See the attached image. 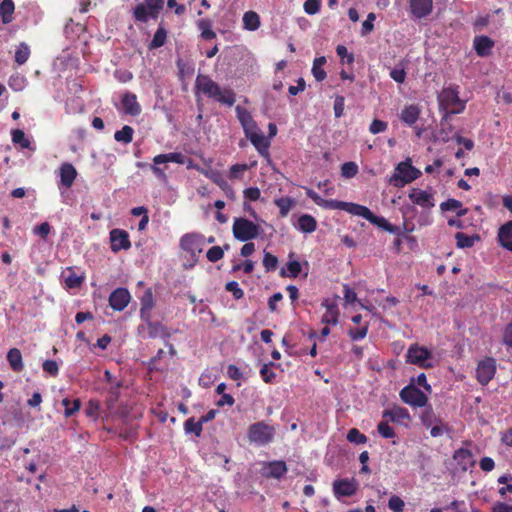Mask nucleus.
<instances>
[{"label":"nucleus","instance_id":"obj_6","mask_svg":"<svg viewBox=\"0 0 512 512\" xmlns=\"http://www.w3.org/2000/svg\"><path fill=\"white\" fill-rule=\"evenodd\" d=\"M163 7L164 0H144L134 8L133 16L136 21L147 23L150 18L157 19Z\"/></svg>","mask_w":512,"mask_h":512},{"label":"nucleus","instance_id":"obj_8","mask_svg":"<svg viewBox=\"0 0 512 512\" xmlns=\"http://www.w3.org/2000/svg\"><path fill=\"white\" fill-rule=\"evenodd\" d=\"M399 396L402 402L411 407H426L428 404L427 395L414 385V379L401 389Z\"/></svg>","mask_w":512,"mask_h":512},{"label":"nucleus","instance_id":"obj_23","mask_svg":"<svg viewBox=\"0 0 512 512\" xmlns=\"http://www.w3.org/2000/svg\"><path fill=\"white\" fill-rule=\"evenodd\" d=\"M382 417L391 422H403L405 420L409 421L411 419L409 411L401 406H394L391 409H387L383 411Z\"/></svg>","mask_w":512,"mask_h":512},{"label":"nucleus","instance_id":"obj_22","mask_svg":"<svg viewBox=\"0 0 512 512\" xmlns=\"http://www.w3.org/2000/svg\"><path fill=\"white\" fill-rule=\"evenodd\" d=\"M60 184L65 188H70L78 173L76 168L71 163H63L59 168Z\"/></svg>","mask_w":512,"mask_h":512},{"label":"nucleus","instance_id":"obj_40","mask_svg":"<svg viewBox=\"0 0 512 512\" xmlns=\"http://www.w3.org/2000/svg\"><path fill=\"white\" fill-rule=\"evenodd\" d=\"M325 63H326V58L324 56L317 57L314 59L313 66H312V74H313L314 78L316 79V81L320 82L326 78L327 74L323 68Z\"/></svg>","mask_w":512,"mask_h":512},{"label":"nucleus","instance_id":"obj_25","mask_svg":"<svg viewBox=\"0 0 512 512\" xmlns=\"http://www.w3.org/2000/svg\"><path fill=\"white\" fill-rule=\"evenodd\" d=\"M146 324L149 338L167 339L171 335L168 329L160 322H153L149 318L148 321H146Z\"/></svg>","mask_w":512,"mask_h":512},{"label":"nucleus","instance_id":"obj_7","mask_svg":"<svg viewBox=\"0 0 512 512\" xmlns=\"http://www.w3.org/2000/svg\"><path fill=\"white\" fill-rule=\"evenodd\" d=\"M234 237L242 242L250 241L258 237L260 227L246 218H235L232 227Z\"/></svg>","mask_w":512,"mask_h":512},{"label":"nucleus","instance_id":"obj_46","mask_svg":"<svg viewBox=\"0 0 512 512\" xmlns=\"http://www.w3.org/2000/svg\"><path fill=\"white\" fill-rule=\"evenodd\" d=\"M30 56V49L28 45L24 42L20 43L16 52H15V62L18 65H23L27 62Z\"/></svg>","mask_w":512,"mask_h":512},{"label":"nucleus","instance_id":"obj_38","mask_svg":"<svg viewBox=\"0 0 512 512\" xmlns=\"http://www.w3.org/2000/svg\"><path fill=\"white\" fill-rule=\"evenodd\" d=\"M236 114L246 132L255 126L251 114L245 108L238 105L236 107Z\"/></svg>","mask_w":512,"mask_h":512},{"label":"nucleus","instance_id":"obj_58","mask_svg":"<svg viewBox=\"0 0 512 512\" xmlns=\"http://www.w3.org/2000/svg\"><path fill=\"white\" fill-rule=\"evenodd\" d=\"M388 507L392 512H403L405 502L397 495H392L388 501Z\"/></svg>","mask_w":512,"mask_h":512},{"label":"nucleus","instance_id":"obj_44","mask_svg":"<svg viewBox=\"0 0 512 512\" xmlns=\"http://www.w3.org/2000/svg\"><path fill=\"white\" fill-rule=\"evenodd\" d=\"M184 430L186 433H191L199 437L203 430V423L200 419L196 421L193 417L188 418L184 422Z\"/></svg>","mask_w":512,"mask_h":512},{"label":"nucleus","instance_id":"obj_16","mask_svg":"<svg viewBox=\"0 0 512 512\" xmlns=\"http://www.w3.org/2000/svg\"><path fill=\"white\" fill-rule=\"evenodd\" d=\"M332 210H343L352 215L361 216L364 219H366L367 221L372 214V211L369 208H367L366 206L356 204V203L338 201V200H335Z\"/></svg>","mask_w":512,"mask_h":512},{"label":"nucleus","instance_id":"obj_60","mask_svg":"<svg viewBox=\"0 0 512 512\" xmlns=\"http://www.w3.org/2000/svg\"><path fill=\"white\" fill-rule=\"evenodd\" d=\"M387 128H388V123L386 121L374 119L369 126V132L371 134L375 135V134L385 132L387 130Z\"/></svg>","mask_w":512,"mask_h":512},{"label":"nucleus","instance_id":"obj_56","mask_svg":"<svg viewBox=\"0 0 512 512\" xmlns=\"http://www.w3.org/2000/svg\"><path fill=\"white\" fill-rule=\"evenodd\" d=\"M358 173V165L355 162H345L341 166V174L345 178H352Z\"/></svg>","mask_w":512,"mask_h":512},{"label":"nucleus","instance_id":"obj_26","mask_svg":"<svg viewBox=\"0 0 512 512\" xmlns=\"http://www.w3.org/2000/svg\"><path fill=\"white\" fill-rule=\"evenodd\" d=\"M248 138L261 155L268 156L270 141L262 133H251Z\"/></svg>","mask_w":512,"mask_h":512},{"label":"nucleus","instance_id":"obj_59","mask_svg":"<svg viewBox=\"0 0 512 512\" xmlns=\"http://www.w3.org/2000/svg\"><path fill=\"white\" fill-rule=\"evenodd\" d=\"M321 0H306L303 9L308 15H315L320 11Z\"/></svg>","mask_w":512,"mask_h":512},{"label":"nucleus","instance_id":"obj_61","mask_svg":"<svg viewBox=\"0 0 512 512\" xmlns=\"http://www.w3.org/2000/svg\"><path fill=\"white\" fill-rule=\"evenodd\" d=\"M273 363L264 364L260 369V375L265 383H272L276 374L272 371L271 366Z\"/></svg>","mask_w":512,"mask_h":512},{"label":"nucleus","instance_id":"obj_52","mask_svg":"<svg viewBox=\"0 0 512 512\" xmlns=\"http://www.w3.org/2000/svg\"><path fill=\"white\" fill-rule=\"evenodd\" d=\"M105 381L110 384V393L117 395L118 390L122 386V382L118 380L109 370L104 371Z\"/></svg>","mask_w":512,"mask_h":512},{"label":"nucleus","instance_id":"obj_1","mask_svg":"<svg viewBox=\"0 0 512 512\" xmlns=\"http://www.w3.org/2000/svg\"><path fill=\"white\" fill-rule=\"evenodd\" d=\"M204 246L205 238L200 234L188 233L181 237L180 247L185 253V258H187V261L189 262L188 264H185L186 267L192 268L196 264L199 256L203 252Z\"/></svg>","mask_w":512,"mask_h":512},{"label":"nucleus","instance_id":"obj_21","mask_svg":"<svg viewBox=\"0 0 512 512\" xmlns=\"http://www.w3.org/2000/svg\"><path fill=\"white\" fill-rule=\"evenodd\" d=\"M494 41L485 35L475 36L473 40V47L476 54L480 57H487L491 54L494 47Z\"/></svg>","mask_w":512,"mask_h":512},{"label":"nucleus","instance_id":"obj_62","mask_svg":"<svg viewBox=\"0 0 512 512\" xmlns=\"http://www.w3.org/2000/svg\"><path fill=\"white\" fill-rule=\"evenodd\" d=\"M223 255L224 250L220 246H213L206 253V257L210 262L219 261Z\"/></svg>","mask_w":512,"mask_h":512},{"label":"nucleus","instance_id":"obj_63","mask_svg":"<svg viewBox=\"0 0 512 512\" xmlns=\"http://www.w3.org/2000/svg\"><path fill=\"white\" fill-rule=\"evenodd\" d=\"M43 371L56 377L59 373V366L55 360H45L42 364Z\"/></svg>","mask_w":512,"mask_h":512},{"label":"nucleus","instance_id":"obj_64","mask_svg":"<svg viewBox=\"0 0 512 512\" xmlns=\"http://www.w3.org/2000/svg\"><path fill=\"white\" fill-rule=\"evenodd\" d=\"M227 373L232 380L237 381V387H239L241 385V380L244 379L243 373L240 371V369L235 365H229Z\"/></svg>","mask_w":512,"mask_h":512},{"label":"nucleus","instance_id":"obj_29","mask_svg":"<svg viewBox=\"0 0 512 512\" xmlns=\"http://www.w3.org/2000/svg\"><path fill=\"white\" fill-rule=\"evenodd\" d=\"M453 458L457 462V464L462 468V470H467L468 467L473 464L472 453L469 449L466 448L457 449L454 452Z\"/></svg>","mask_w":512,"mask_h":512},{"label":"nucleus","instance_id":"obj_39","mask_svg":"<svg viewBox=\"0 0 512 512\" xmlns=\"http://www.w3.org/2000/svg\"><path fill=\"white\" fill-rule=\"evenodd\" d=\"M274 203L279 208L280 216L286 217L296 202L291 197H280L275 199Z\"/></svg>","mask_w":512,"mask_h":512},{"label":"nucleus","instance_id":"obj_48","mask_svg":"<svg viewBox=\"0 0 512 512\" xmlns=\"http://www.w3.org/2000/svg\"><path fill=\"white\" fill-rule=\"evenodd\" d=\"M287 270L289 272L288 276L290 278H297L302 270L301 264L297 260H289L286 264ZM280 275L282 277H286L287 274L284 269L281 270Z\"/></svg>","mask_w":512,"mask_h":512},{"label":"nucleus","instance_id":"obj_27","mask_svg":"<svg viewBox=\"0 0 512 512\" xmlns=\"http://www.w3.org/2000/svg\"><path fill=\"white\" fill-rule=\"evenodd\" d=\"M498 240L503 248L512 251V221H508L500 227Z\"/></svg>","mask_w":512,"mask_h":512},{"label":"nucleus","instance_id":"obj_43","mask_svg":"<svg viewBox=\"0 0 512 512\" xmlns=\"http://www.w3.org/2000/svg\"><path fill=\"white\" fill-rule=\"evenodd\" d=\"M167 38V31L164 28L163 24L160 23L158 29L156 30L152 41L149 44L150 49H156L162 47Z\"/></svg>","mask_w":512,"mask_h":512},{"label":"nucleus","instance_id":"obj_12","mask_svg":"<svg viewBox=\"0 0 512 512\" xmlns=\"http://www.w3.org/2000/svg\"><path fill=\"white\" fill-rule=\"evenodd\" d=\"M358 488L359 483L354 478H343L333 482V493L337 499L355 495Z\"/></svg>","mask_w":512,"mask_h":512},{"label":"nucleus","instance_id":"obj_13","mask_svg":"<svg viewBox=\"0 0 512 512\" xmlns=\"http://www.w3.org/2000/svg\"><path fill=\"white\" fill-rule=\"evenodd\" d=\"M110 248L117 253L121 250H128L131 247L129 234L126 230L115 228L109 233Z\"/></svg>","mask_w":512,"mask_h":512},{"label":"nucleus","instance_id":"obj_34","mask_svg":"<svg viewBox=\"0 0 512 512\" xmlns=\"http://www.w3.org/2000/svg\"><path fill=\"white\" fill-rule=\"evenodd\" d=\"M425 409L422 411L420 415V420L423 426L426 428H430L432 425L436 423L441 424V419L435 414L431 405L424 407Z\"/></svg>","mask_w":512,"mask_h":512},{"label":"nucleus","instance_id":"obj_5","mask_svg":"<svg viewBox=\"0 0 512 512\" xmlns=\"http://www.w3.org/2000/svg\"><path fill=\"white\" fill-rule=\"evenodd\" d=\"M432 359V352L425 346L418 343L411 344L406 352V362L416 365L423 369H430L434 365L430 361Z\"/></svg>","mask_w":512,"mask_h":512},{"label":"nucleus","instance_id":"obj_53","mask_svg":"<svg viewBox=\"0 0 512 512\" xmlns=\"http://www.w3.org/2000/svg\"><path fill=\"white\" fill-rule=\"evenodd\" d=\"M346 438L349 442L355 444H365L367 442L366 435L361 433L357 428H351L348 431Z\"/></svg>","mask_w":512,"mask_h":512},{"label":"nucleus","instance_id":"obj_49","mask_svg":"<svg viewBox=\"0 0 512 512\" xmlns=\"http://www.w3.org/2000/svg\"><path fill=\"white\" fill-rule=\"evenodd\" d=\"M100 402L95 399H90L85 408V414L87 417L92 418L93 420H97L100 415Z\"/></svg>","mask_w":512,"mask_h":512},{"label":"nucleus","instance_id":"obj_45","mask_svg":"<svg viewBox=\"0 0 512 512\" xmlns=\"http://www.w3.org/2000/svg\"><path fill=\"white\" fill-rule=\"evenodd\" d=\"M62 405L65 407V411H64L65 417L69 418L80 410L81 400L79 398H76L73 401H71L68 398H64L62 400Z\"/></svg>","mask_w":512,"mask_h":512},{"label":"nucleus","instance_id":"obj_19","mask_svg":"<svg viewBox=\"0 0 512 512\" xmlns=\"http://www.w3.org/2000/svg\"><path fill=\"white\" fill-rule=\"evenodd\" d=\"M409 7L415 18L422 19L432 13L433 0H409Z\"/></svg>","mask_w":512,"mask_h":512},{"label":"nucleus","instance_id":"obj_17","mask_svg":"<svg viewBox=\"0 0 512 512\" xmlns=\"http://www.w3.org/2000/svg\"><path fill=\"white\" fill-rule=\"evenodd\" d=\"M130 298L126 288H117L109 296V305L115 311H122L129 304Z\"/></svg>","mask_w":512,"mask_h":512},{"label":"nucleus","instance_id":"obj_32","mask_svg":"<svg viewBox=\"0 0 512 512\" xmlns=\"http://www.w3.org/2000/svg\"><path fill=\"white\" fill-rule=\"evenodd\" d=\"M442 211H456L458 217H463L468 213L467 208L462 207V202L453 198L448 199L440 204Z\"/></svg>","mask_w":512,"mask_h":512},{"label":"nucleus","instance_id":"obj_4","mask_svg":"<svg viewBox=\"0 0 512 512\" xmlns=\"http://www.w3.org/2000/svg\"><path fill=\"white\" fill-rule=\"evenodd\" d=\"M276 428L264 421L250 425L247 433L249 441L257 446H265L274 440Z\"/></svg>","mask_w":512,"mask_h":512},{"label":"nucleus","instance_id":"obj_24","mask_svg":"<svg viewBox=\"0 0 512 512\" xmlns=\"http://www.w3.org/2000/svg\"><path fill=\"white\" fill-rule=\"evenodd\" d=\"M420 108L418 105L411 104L405 106L400 113V120L405 124L412 126L414 125L420 116Z\"/></svg>","mask_w":512,"mask_h":512},{"label":"nucleus","instance_id":"obj_10","mask_svg":"<svg viewBox=\"0 0 512 512\" xmlns=\"http://www.w3.org/2000/svg\"><path fill=\"white\" fill-rule=\"evenodd\" d=\"M186 156L179 152H171L167 154H159L153 158V165L151 166L152 172L157 176V178L165 180L166 174L164 169L159 167L161 164H166L169 162L177 163V164H185Z\"/></svg>","mask_w":512,"mask_h":512},{"label":"nucleus","instance_id":"obj_36","mask_svg":"<svg viewBox=\"0 0 512 512\" xmlns=\"http://www.w3.org/2000/svg\"><path fill=\"white\" fill-rule=\"evenodd\" d=\"M14 10L15 6L12 0H3L0 3V16L4 24L12 22Z\"/></svg>","mask_w":512,"mask_h":512},{"label":"nucleus","instance_id":"obj_3","mask_svg":"<svg viewBox=\"0 0 512 512\" xmlns=\"http://www.w3.org/2000/svg\"><path fill=\"white\" fill-rule=\"evenodd\" d=\"M421 174V171L411 164V160L407 159L397 164L390 178V183L395 187L401 188L418 179Z\"/></svg>","mask_w":512,"mask_h":512},{"label":"nucleus","instance_id":"obj_47","mask_svg":"<svg viewBox=\"0 0 512 512\" xmlns=\"http://www.w3.org/2000/svg\"><path fill=\"white\" fill-rule=\"evenodd\" d=\"M11 136H12V142L14 144L20 145V147L23 149L30 147L31 143H30L29 139L25 136V133L23 130L14 129L11 132Z\"/></svg>","mask_w":512,"mask_h":512},{"label":"nucleus","instance_id":"obj_28","mask_svg":"<svg viewBox=\"0 0 512 512\" xmlns=\"http://www.w3.org/2000/svg\"><path fill=\"white\" fill-rule=\"evenodd\" d=\"M7 361L14 372H21L24 369L21 351L18 348H11L7 353Z\"/></svg>","mask_w":512,"mask_h":512},{"label":"nucleus","instance_id":"obj_50","mask_svg":"<svg viewBox=\"0 0 512 512\" xmlns=\"http://www.w3.org/2000/svg\"><path fill=\"white\" fill-rule=\"evenodd\" d=\"M198 28L201 31V37L205 40H212L215 38L216 34L211 29V24L208 20L201 19L198 21Z\"/></svg>","mask_w":512,"mask_h":512},{"label":"nucleus","instance_id":"obj_51","mask_svg":"<svg viewBox=\"0 0 512 512\" xmlns=\"http://www.w3.org/2000/svg\"><path fill=\"white\" fill-rule=\"evenodd\" d=\"M456 244L458 248H470L474 245L475 238L463 232L455 234Z\"/></svg>","mask_w":512,"mask_h":512},{"label":"nucleus","instance_id":"obj_9","mask_svg":"<svg viewBox=\"0 0 512 512\" xmlns=\"http://www.w3.org/2000/svg\"><path fill=\"white\" fill-rule=\"evenodd\" d=\"M195 88L197 92L213 98L220 103H224V92H222L219 85L214 82L209 76L199 74L196 77Z\"/></svg>","mask_w":512,"mask_h":512},{"label":"nucleus","instance_id":"obj_35","mask_svg":"<svg viewBox=\"0 0 512 512\" xmlns=\"http://www.w3.org/2000/svg\"><path fill=\"white\" fill-rule=\"evenodd\" d=\"M153 305L154 302L152 293L147 291L141 299L140 316L143 320L148 321L151 316Z\"/></svg>","mask_w":512,"mask_h":512},{"label":"nucleus","instance_id":"obj_55","mask_svg":"<svg viewBox=\"0 0 512 512\" xmlns=\"http://www.w3.org/2000/svg\"><path fill=\"white\" fill-rule=\"evenodd\" d=\"M262 263L266 272H271L277 268L278 258L269 252H265Z\"/></svg>","mask_w":512,"mask_h":512},{"label":"nucleus","instance_id":"obj_31","mask_svg":"<svg viewBox=\"0 0 512 512\" xmlns=\"http://www.w3.org/2000/svg\"><path fill=\"white\" fill-rule=\"evenodd\" d=\"M297 228L304 233H312L317 228V221L313 216L303 214L298 218Z\"/></svg>","mask_w":512,"mask_h":512},{"label":"nucleus","instance_id":"obj_11","mask_svg":"<svg viewBox=\"0 0 512 512\" xmlns=\"http://www.w3.org/2000/svg\"><path fill=\"white\" fill-rule=\"evenodd\" d=\"M496 371V360L492 357H485L478 362L476 379L481 385L485 386L494 378Z\"/></svg>","mask_w":512,"mask_h":512},{"label":"nucleus","instance_id":"obj_14","mask_svg":"<svg viewBox=\"0 0 512 512\" xmlns=\"http://www.w3.org/2000/svg\"><path fill=\"white\" fill-rule=\"evenodd\" d=\"M409 199L413 204L425 209H431L435 206L434 192L431 190L413 188L409 193Z\"/></svg>","mask_w":512,"mask_h":512},{"label":"nucleus","instance_id":"obj_20","mask_svg":"<svg viewBox=\"0 0 512 512\" xmlns=\"http://www.w3.org/2000/svg\"><path fill=\"white\" fill-rule=\"evenodd\" d=\"M287 472V466L284 461H271L263 465L262 475L267 478H281Z\"/></svg>","mask_w":512,"mask_h":512},{"label":"nucleus","instance_id":"obj_57","mask_svg":"<svg viewBox=\"0 0 512 512\" xmlns=\"http://www.w3.org/2000/svg\"><path fill=\"white\" fill-rule=\"evenodd\" d=\"M368 333V325H364L362 327L350 328L348 330V336L353 341L362 340L367 336Z\"/></svg>","mask_w":512,"mask_h":512},{"label":"nucleus","instance_id":"obj_33","mask_svg":"<svg viewBox=\"0 0 512 512\" xmlns=\"http://www.w3.org/2000/svg\"><path fill=\"white\" fill-rule=\"evenodd\" d=\"M85 277L77 275L72 267L67 268L64 283L66 288L75 289L79 288L84 282Z\"/></svg>","mask_w":512,"mask_h":512},{"label":"nucleus","instance_id":"obj_37","mask_svg":"<svg viewBox=\"0 0 512 512\" xmlns=\"http://www.w3.org/2000/svg\"><path fill=\"white\" fill-rule=\"evenodd\" d=\"M243 26L249 31H255L260 26V17L254 11H247L243 15Z\"/></svg>","mask_w":512,"mask_h":512},{"label":"nucleus","instance_id":"obj_2","mask_svg":"<svg viewBox=\"0 0 512 512\" xmlns=\"http://www.w3.org/2000/svg\"><path fill=\"white\" fill-rule=\"evenodd\" d=\"M439 103L446 110L445 119L450 114H459L465 110L466 102L459 98V86L445 87L439 95Z\"/></svg>","mask_w":512,"mask_h":512},{"label":"nucleus","instance_id":"obj_30","mask_svg":"<svg viewBox=\"0 0 512 512\" xmlns=\"http://www.w3.org/2000/svg\"><path fill=\"white\" fill-rule=\"evenodd\" d=\"M368 221L378 226L379 228L396 235L400 234V228L398 226L392 225L390 222H388L385 218L376 216L373 212L371 216L369 217Z\"/></svg>","mask_w":512,"mask_h":512},{"label":"nucleus","instance_id":"obj_15","mask_svg":"<svg viewBox=\"0 0 512 512\" xmlns=\"http://www.w3.org/2000/svg\"><path fill=\"white\" fill-rule=\"evenodd\" d=\"M322 307L325 308V313L322 315L321 322L326 325H336L340 316L337 299H325Z\"/></svg>","mask_w":512,"mask_h":512},{"label":"nucleus","instance_id":"obj_42","mask_svg":"<svg viewBox=\"0 0 512 512\" xmlns=\"http://www.w3.org/2000/svg\"><path fill=\"white\" fill-rule=\"evenodd\" d=\"M134 129L129 125H124L121 130L114 134V139L123 144H129L133 140Z\"/></svg>","mask_w":512,"mask_h":512},{"label":"nucleus","instance_id":"obj_41","mask_svg":"<svg viewBox=\"0 0 512 512\" xmlns=\"http://www.w3.org/2000/svg\"><path fill=\"white\" fill-rule=\"evenodd\" d=\"M306 195L308 198H310L311 200H313V202L322 207V208H325V209H333V206H334V203H335V200L334 199H323L322 197H320L314 190L310 189V188H307L306 189Z\"/></svg>","mask_w":512,"mask_h":512},{"label":"nucleus","instance_id":"obj_54","mask_svg":"<svg viewBox=\"0 0 512 512\" xmlns=\"http://www.w3.org/2000/svg\"><path fill=\"white\" fill-rule=\"evenodd\" d=\"M377 431L383 438H394L396 433L394 429L388 424V420L379 422L377 425Z\"/></svg>","mask_w":512,"mask_h":512},{"label":"nucleus","instance_id":"obj_18","mask_svg":"<svg viewBox=\"0 0 512 512\" xmlns=\"http://www.w3.org/2000/svg\"><path fill=\"white\" fill-rule=\"evenodd\" d=\"M121 107L123 112L130 116H138L142 111L137 96L129 91L122 95Z\"/></svg>","mask_w":512,"mask_h":512}]
</instances>
